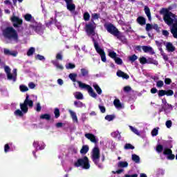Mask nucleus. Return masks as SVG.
I'll list each match as a JSON object with an SVG mask.
<instances>
[{
	"label": "nucleus",
	"mask_w": 177,
	"mask_h": 177,
	"mask_svg": "<svg viewBox=\"0 0 177 177\" xmlns=\"http://www.w3.org/2000/svg\"><path fill=\"white\" fill-rule=\"evenodd\" d=\"M84 30L88 35V37H91V38L93 39V42L94 44V47L97 53L100 54L101 56V60L102 62H104V63H106V53H104V50L102 49L99 46V43L96 41V39H97V34L96 32H95V30H96V24L95 23H88L86 24L84 26Z\"/></svg>",
	"instance_id": "f257e3e1"
},
{
	"label": "nucleus",
	"mask_w": 177,
	"mask_h": 177,
	"mask_svg": "<svg viewBox=\"0 0 177 177\" xmlns=\"http://www.w3.org/2000/svg\"><path fill=\"white\" fill-rule=\"evenodd\" d=\"M13 26L18 32H26V34H31L35 31L41 35L44 34V30H45V26L41 23H32L28 26V28L24 23H14Z\"/></svg>",
	"instance_id": "f03ea898"
},
{
	"label": "nucleus",
	"mask_w": 177,
	"mask_h": 177,
	"mask_svg": "<svg viewBox=\"0 0 177 177\" xmlns=\"http://www.w3.org/2000/svg\"><path fill=\"white\" fill-rule=\"evenodd\" d=\"M32 97L37 99V96L31 95H26V100L23 104H20V109H17L14 111V115L15 117H23L24 114H27L28 112V107H32L34 106V102H32Z\"/></svg>",
	"instance_id": "7ed1b4c3"
},
{
	"label": "nucleus",
	"mask_w": 177,
	"mask_h": 177,
	"mask_svg": "<svg viewBox=\"0 0 177 177\" xmlns=\"http://www.w3.org/2000/svg\"><path fill=\"white\" fill-rule=\"evenodd\" d=\"M156 151L157 153H160V157L161 160H165V158L167 160H175V155L172 154V150L165 145L158 144L156 146Z\"/></svg>",
	"instance_id": "20e7f679"
},
{
	"label": "nucleus",
	"mask_w": 177,
	"mask_h": 177,
	"mask_svg": "<svg viewBox=\"0 0 177 177\" xmlns=\"http://www.w3.org/2000/svg\"><path fill=\"white\" fill-rule=\"evenodd\" d=\"M69 78L73 81V82H77L79 87H80L81 89H86L91 97H94V99L97 97V94L93 91V88H92L91 86L82 83V82L77 81V74L70 73Z\"/></svg>",
	"instance_id": "39448f33"
},
{
	"label": "nucleus",
	"mask_w": 177,
	"mask_h": 177,
	"mask_svg": "<svg viewBox=\"0 0 177 177\" xmlns=\"http://www.w3.org/2000/svg\"><path fill=\"white\" fill-rule=\"evenodd\" d=\"M160 14L162 15L163 20L165 23H177V16L168 10V8H162Z\"/></svg>",
	"instance_id": "423d86ee"
},
{
	"label": "nucleus",
	"mask_w": 177,
	"mask_h": 177,
	"mask_svg": "<svg viewBox=\"0 0 177 177\" xmlns=\"http://www.w3.org/2000/svg\"><path fill=\"white\" fill-rule=\"evenodd\" d=\"M2 29V32L4 38L7 39H12V41H17L19 39V35H17V31L13 28V27H7Z\"/></svg>",
	"instance_id": "0eeeda50"
},
{
	"label": "nucleus",
	"mask_w": 177,
	"mask_h": 177,
	"mask_svg": "<svg viewBox=\"0 0 177 177\" xmlns=\"http://www.w3.org/2000/svg\"><path fill=\"white\" fill-rule=\"evenodd\" d=\"M91 160L98 168L102 169L103 165L99 162L100 161V150H99V147L97 145L92 150Z\"/></svg>",
	"instance_id": "6e6552de"
},
{
	"label": "nucleus",
	"mask_w": 177,
	"mask_h": 177,
	"mask_svg": "<svg viewBox=\"0 0 177 177\" xmlns=\"http://www.w3.org/2000/svg\"><path fill=\"white\" fill-rule=\"evenodd\" d=\"M73 166L75 168H81L82 169H89L91 164H89V159L84 156L82 158H79L73 162Z\"/></svg>",
	"instance_id": "1a4fd4ad"
},
{
	"label": "nucleus",
	"mask_w": 177,
	"mask_h": 177,
	"mask_svg": "<svg viewBox=\"0 0 177 177\" xmlns=\"http://www.w3.org/2000/svg\"><path fill=\"white\" fill-rule=\"evenodd\" d=\"M4 71L7 75V78L9 81H13V82H16V80L17 79V69L14 68L12 70V73H10V68L8 66H4Z\"/></svg>",
	"instance_id": "9d476101"
},
{
	"label": "nucleus",
	"mask_w": 177,
	"mask_h": 177,
	"mask_svg": "<svg viewBox=\"0 0 177 177\" xmlns=\"http://www.w3.org/2000/svg\"><path fill=\"white\" fill-rule=\"evenodd\" d=\"M104 27L108 32H109L114 37L118 35V33L120 32V31H118V29H117V28H115V26H114V25H113L112 24H105Z\"/></svg>",
	"instance_id": "9b49d317"
},
{
	"label": "nucleus",
	"mask_w": 177,
	"mask_h": 177,
	"mask_svg": "<svg viewBox=\"0 0 177 177\" xmlns=\"http://www.w3.org/2000/svg\"><path fill=\"white\" fill-rule=\"evenodd\" d=\"M162 108L159 109V113H162V111L165 112V114H166L167 115V114H169V113H171V111H172V110L174 109V108L172 107V105L167 104L166 105H161Z\"/></svg>",
	"instance_id": "f8f14e48"
},
{
	"label": "nucleus",
	"mask_w": 177,
	"mask_h": 177,
	"mask_svg": "<svg viewBox=\"0 0 177 177\" xmlns=\"http://www.w3.org/2000/svg\"><path fill=\"white\" fill-rule=\"evenodd\" d=\"M45 146V143L42 141H35L33 142V147H35L36 151H38V150H44Z\"/></svg>",
	"instance_id": "ddd939ff"
},
{
	"label": "nucleus",
	"mask_w": 177,
	"mask_h": 177,
	"mask_svg": "<svg viewBox=\"0 0 177 177\" xmlns=\"http://www.w3.org/2000/svg\"><path fill=\"white\" fill-rule=\"evenodd\" d=\"M66 8L68 10H69V12H71V13L73 15V16H76V15H78V12L75 11V4H74L73 2L66 4Z\"/></svg>",
	"instance_id": "4468645a"
},
{
	"label": "nucleus",
	"mask_w": 177,
	"mask_h": 177,
	"mask_svg": "<svg viewBox=\"0 0 177 177\" xmlns=\"http://www.w3.org/2000/svg\"><path fill=\"white\" fill-rule=\"evenodd\" d=\"M84 136L86 138V139H88V140L91 141L92 143H95V145L99 142V138L95 137V136L92 133H86Z\"/></svg>",
	"instance_id": "2eb2a0df"
},
{
	"label": "nucleus",
	"mask_w": 177,
	"mask_h": 177,
	"mask_svg": "<svg viewBox=\"0 0 177 177\" xmlns=\"http://www.w3.org/2000/svg\"><path fill=\"white\" fill-rule=\"evenodd\" d=\"M142 49L145 53H149V55H154L156 53L153 48L150 46H142Z\"/></svg>",
	"instance_id": "dca6fc26"
},
{
	"label": "nucleus",
	"mask_w": 177,
	"mask_h": 177,
	"mask_svg": "<svg viewBox=\"0 0 177 177\" xmlns=\"http://www.w3.org/2000/svg\"><path fill=\"white\" fill-rule=\"evenodd\" d=\"M4 55H7L8 56H13L14 57H16L17 56V51L15 50H10L8 48H5L3 50Z\"/></svg>",
	"instance_id": "f3484780"
},
{
	"label": "nucleus",
	"mask_w": 177,
	"mask_h": 177,
	"mask_svg": "<svg viewBox=\"0 0 177 177\" xmlns=\"http://www.w3.org/2000/svg\"><path fill=\"white\" fill-rule=\"evenodd\" d=\"M111 136H112V138H115V139H118V140H124V138L121 137V133L118 131H113L111 133Z\"/></svg>",
	"instance_id": "a211bd4d"
},
{
	"label": "nucleus",
	"mask_w": 177,
	"mask_h": 177,
	"mask_svg": "<svg viewBox=\"0 0 177 177\" xmlns=\"http://www.w3.org/2000/svg\"><path fill=\"white\" fill-rule=\"evenodd\" d=\"M113 104H114L115 109H117V110H121L122 109L124 108V105L122 104H121V102L118 99H115L113 101Z\"/></svg>",
	"instance_id": "6ab92c4d"
},
{
	"label": "nucleus",
	"mask_w": 177,
	"mask_h": 177,
	"mask_svg": "<svg viewBox=\"0 0 177 177\" xmlns=\"http://www.w3.org/2000/svg\"><path fill=\"white\" fill-rule=\"evenodd\" d=\"M117 37L118 39H119V41H121V42H122V44H127V38L125 37V36H124V35H122V33L121 32H118V35L115 36Z\"/></svg>",
	"instance_id": "aec40b11"
},
{
	"label": "nucleus",
	"mask_w": 177,
	"mask_h": 177,
	"mask_svg": "<svg viewBox=\"0 0 177 177\" xmlns=\"http://www.w3.org/2000/svg\"><path fill=\"white\" fill-rule=\"evenodd\" d=\"M155 174L156 177L164 176V175H165V170L164 169L159 168L156 170Z\"/></svg>",
	"instance_id": "412c9836"
},
{
	"label": "nucleus",
	"mask_w": 177,
	"mask_h": 177,
	"mask_svg": "<svg viewBox=\"0 0 177 177\" xmlns=\"http://www.w3.org/2000/svg\"><path fill=\"white\" fill-rule=\"evenodd\" d=\"M166 48L167 49L168 52H175V46L171 42L166 43Z\"/></svg>",
	"instance_id": "4be33fe9"
},
{
	"label": "nucleus",
	"mask_w": 177,
	"mask_h": 177,
	"mask_svg": "<svg viewBox=\"0 0 177 177\" xmlns=\"http://www.w3.org/2000/svg\"><path fill=\"white\" fill-rule=\"evenodd\" d=\"M24 19L26 21H29L30 23H35V19L30 14H26L24 16Z\"/></svg>",
	"instance_id": "5701e85b"
},
{
	"label": "nucleus",
	"mask_w": 177,
	"mask_h": 177,
	"mask_svg": "<svg viewBox=\"0 0 177 177\" xmlns=\"http://www.w3.org/2000/svg\"><path fill=\"white\" fill-rule=\"evenodd\" d=\"M144 10H145V15L148 17L149 21H151V12H150V8H149L147 7V6H145V8H144Z\"/></svg>",
	"instance_id": "b1692460"
},
{
	"label": "nucleus",
	"mask_w": 177,
	"mask_h": 177,
	"mask_svg": "<svg viewBox=\"0 0 177 177\" xmlns=\"http://www.w3.org/2000/svg\"><path fill=\"white\" fill-rule=\"evenodd\" d=\"M116 74L118 77H122V78H124V80H128L129 78V75L121 71H118Z\"/></svg>",
	"instance_id": "393cba45"
},
{
	"label": "nucleus",
	"mask_w": 177,
	"mask_h": 177,
	"mask_svg": "<svg viewBox=\"0 0 177 177\" xmlns=\"http://www.w3.org/2000/svg\"><path fill=\"white\" fill-rule=\"evenodd\" d=\"M131 160L136 162V164H140V157L136 154L131 155Z\"/></svg>",
	"instance_id": "a878e982"
},
{
	"label": "nucleus",
	"mask_w": 177,
	"mask_h": 177,
	"mask_svg": "<svg viewBox=\"0 0 177 177\" xmlns=\"http://www.w3.org/2000/svg\"><path fill=\"white\" fill-rule=\"evenodd\" d=\"M92 85L94 89L96 91L98 95H101L102 91V88H100V86H99V85L96 82H93Z\"/></svg>",
	"instance_id": "bb28decb"
},
{
	"label": "nucleus",
	"mask_w": 177,
	"mask_h": 177,
	"mask_svg": "<svg viewBox=\"0 0 177 177\" xmlns=\"http://www.w3.org/2000/svg\"><path fill=\"white\" fill-rule=\"evenodd\" d=\"M51 63L53 64V65L55 67H57L59 70H63V68H64L63 65L59 64V61L58 60H53V61H51Z\"/></svg>",
	"instance_id": "cd10ccee"
},
{
	"label": "nucleus",
	"mask_w": 177,
	"mask_h": 177,
	"mask_svg": "<svg viewBox=\"0 0 177 177\" xmlns=\"http://www.w3.org/2000/svg\"><path fill=\"white\" fill-rule=\"evenodd\" d=\"M68 111L71 114L73 121L74 122H78V118H77V113H75V112L73 111L72 110H69Z\"/></svg>",
	"instance_id": "c85d7f7f"
},
{
	"label": "nucleus",
	"mask_w": 177,
	"mask_h": 177,
	"mask_svg": "<svg viewBox=\"0 0 177 177\" xmlns=\"http://www.w3.org/2000/svg\"><path fill=\"white\" fill-rule=\"evenodd\" d=\"M73 95L75 99H77L78 100H82V99H84V95L82 94L81 92H78V91L75 92Z\"/></svg>",
	"instance_id": "c756f323"
},
{
	"label": "nucleus",
	"mask_w": 177,
	"mask_h": 177,
	"mask_svg": "<svg viewBox=\"0 0 177 177\" xmlns=\"http://www.w3.org/2000/svg\"><path fill=\"white\" fill-rule=\"evenodd\" d=\"M130 131L133 132V133H135V135H137V136H140V131L138 130V129L132 127V126H129Z\"/></svg>",
	"instance_id": "7c9ffc66"
},
{
	"label": "nucleus",
	"mask_w": 177,
	"mask_h": 177,
	"mask_svg": "<svg viewBox=\"0 0 177 177\" xmlns=\"http://www.w3.org/2000/svg\"><path fill=\"white\" fill-rule=\"evenodd\" d=\"M118 168H127L128 167V162L126 161H120L118 163Z\"/></svg>",
	"instance_id": "2f4dec72"
},
{
	"label": "nucleus",
	"mask_w": 177,
	"mask_h": 177,
	"mask_svg": "<svg viewBox=\"0 0 177 177\" xmlns=\"http://www.w3.org/2000/svg\"><path fill=\"white\" fill-rule=\"evenodd\" d=\"M147 64H154V66H157L158 64V62L153 58H148Z\"/></svg>",
	"instance_id": "473e14b6"
},
{
	"label": "nucleus",
	"mask_w": 177,
	"mask_h": 177,
	"mask_svg": "<svg viewBox=\"0 0 177 177\" xmlns=\"http://www.w3.org/2000/svg\"><path fill=\"white\" fill-rule=\"evenodd\" d=\"M12 142H10L8 144H6L4 145V152L5 153H9V151H12V149L10 148L12 146Z\"/></svg>",
	"instance_id": "72a5a7b5"
},
{
	"label": "nucleus",
	"mask_w": 177,
	"mask_h": 177,
	"mask_svg": "<svg viewBox=\"0 0 177 177\" xmlns=\"http://www.w3.org/2000/svg\"><path fill=\"white\" fill-rule=\"evenodd\" d=\"M88 151H89V147L88 145H84L80 150V153L86 154Z\"/></svg>",
	"instance_id": "f704fd0d"
},
{
	"label": "nucleus",
	"mask_w": 177,
	"mask_h": 177,
	"mask_svg": "<svg viewBox=\"0 0 177 177\" xmlns=\"http://www.w3.org/2000/svg\"><path fill=\"white\" fill-rule=\"evenodd\" d=\"M74 105L75 106V107L80 108V109L82 107H86L85 104L82 103L80 101H75Z\"/></svg>",
	"instance_id": "c9c22d12"
},
{
	"label": "nucleus",
	"mask_w": 177,
	"mask_h": 177,
	"mask_svg": "<svg viewBox=\"0 0 177 177\" xmlns=\"http://www.w3.org/2000/svg\"><path fill=\"white\" fill-rule=\"evenodd\" d=\"M11 21H12V23H23V20L16 16L11 17Z\"/></svg>",
	"instance_id": "e433bc0d"
},
{
	"label": "nucleus",
	"mask_w": 177,
	"mask_h": 177,
	"mask_svg": "<svg viewBox=\"0 0 177 177\" xmlns=\"http://www.w3.org/2000/svg\"><path fill=\"white\" fill-rule=\"evenodd\" d=\"M108 55H109V57H111L112 59H115L117 57V53H115V52L113 51V50H109Z\"/></svg>",
	"instance_id": "4c0bfd02"
},
{
	"label": "nucleus",
	"mask_w": 177,
	"mask_h": 177,
	"mask_svg": "<svg viewBox=\"0 0 177 177\" xmlns=\"http://www.w3.org/2000/svg\"><path fill=\"white\" fill-rule=\"evenodd\" d=\"M65 67L66 70H73V68H75V64L73 63L66 64Z\"/></svg>",
	"instance_id": "58836bf2"
},
{
	"label": "nucleus",
	"mask_w": 177,
	"mask_h": 177,
	"mask_svg": "<svg viewBox=\"0 0 177 177\" xmlns=\"http://www.w3.org/2000/svg\"><path fill=\"white\" fill-rule=\"evenodd\" d=\"M100 17V14L93 13L91 15V21H94L95 20H97Z\"/></svg>",
	"instance_id": "ea45409f"
},
{
	"label": "nucleus",
	"mask_w": 177,
	"mask_h": 177,
	"mask_svg": "<svg viewBox=\"0 0 177 177\" xmlns=\"http://www.w3.org/2000/svg\"><path fill=\"white\" fill-rule=\"evenodd\" d=\"M80 71H81V74H82V77H88V73H89L88 69H86V68H82L80 70Z\"/></svg>",
	"instance_id": "a19ab883"
},
{
	"label": "nucleus",
	"mask_w": 177,
	"mask_h": 177,
	"mask_svg": "<svg viewBox=\"0 0 177 177\" xmlns=\"http://www.w3.org/2000/svg\"><path fill=\"white\" fill-rule=\"evenodd\" d=\"M83 17H84V20H85V21H89V20L91 19V15H89V12H85L83 15Z\"/></svg>",
	"instance_id": "79ce46f5"
},
{
	"label": "nucleus",
	"mask_w": 177,
	"mask_h": 177,
	"mask_svg": "<svg viewBox=\"0 0 177 177\" xmlns=\"http://www.w3.org/2000/svg\"><path fill=\"white\" fill-rule=\"evenodd\" d=\"M19 89L21 92H27V91H28V87L24 84H21L19 86Z\"/></svg>",
	"instance_id": "37998d69"
},
{
	"label": "nucleus",
	"mask_w": 177,
	"mask_h": 177,
	"mask_svg": "<svg viewBox=\"0 0 177 177\" xmlns=\"http://www.w3.org/2000/svg\"><path fill=\"white\" fill-rule=\"evenodd\" d=\"M35 52V48L33 47H31L29 48V50L27 52V55L28 56H32L34 55V53Z\"/></svg>",
	"instance_id": "c03bdc74"
},
{
	"label": "nucleus",
	"mask_w": 177,
	"mask_h": 177,
	"mask_svg": "<svg viewBox=\"0 0 177 177\" xmlns=\"http://www.w3.org/2000/svg\"><path fill=\"white\" fill-rule=\"evenodd\" d=\"M129 60L131 63H133V62H135L136 60H138V56H136V55H133L129 57Z\"/></svg>",
	"instance_id": "a18cd8bd"
},
{
	"label": "nucleus",
	"mask_w": 177,
	"mask_h": 177,
	"mask_svg": "<svg viewBox=\"0 0 177 177\" xmlns=\"http://www.w3.org/2000/svg\"><path fill=\"white\" fill-rule=\"evenodd\" d=\"M158 129H160V128H158V127L153 129L151 131V136H157L158 135Z\"/></svg>",
	"instance_id": "49530a36"
},
{
	"label": "nucleus",
	"mask_w": 177,
	"mask_h": 177,
	"mask_svg": "<svg viewBox=\"0 0 177 177\" xmlns=\"http://www.w3.org/2000/svg\"><path fill=\"white\" fill-rule=\"evenodd\" d=\"M122 28L124 31H131V26H127V24H122Z\"/></svg>",
	"instance_id": "de8ad7c7"
},
{
	"label": "nucleus",
	"mask_w": 177,
	"mask_h": 177,
	"mask_svg": "<svg viewBox=\"0 0 177 177\" xmlns=\"http://www.w3.org/2000/svg\"><path fill=\"white\" fill-rule=\"evenodd\" d=\"M137 23H146V18L143 17H138L137 18Z\"/></svg>",
	"instance_id": "09e8293b"
},
{
	"label": "nucleus",
	"mask_w": 177,
	"mask_h": 177,
	"mask_svg": "<svg viewBox=\"0 0 177 177\" xmlns=\"http://www.w3.org/2000/svg\"><path fill=\"white\" fill-rule=\"evenodd\" d=\"M41 120H50V115L49 114H44L40 116Z\"/></svg>",
	"instance_id": "8fccbe9b"
},
{
	"label": "nucleus",
	"mask_w": 177,
	"mask_h": 177,
	"mask_svg": "<svg viewBox=\"0 0 177 177\" xmlns=\"http://www.w3.org/2000/svg\"><path fill=\"white\" fill-rule=\"evenodd\" d=\"M114 118L115 116L113 115H107L106 116H105V120H106V121H113Z\"/></svg>",
	"instance_id": "3c124183"
},
{
	"label": "nucleus",
	"mask_w": 177,
	"mask_h": 177,
	"mask_svg": "<svg viewBox=\"0 0 177 177\" xmlns=\"http://www.w3.org/2000/svg\"><path fill=\"white\" fill-rule=\"evenodd\" d=\"M140 63H141V64H147V59L145 57H140Z\"/></svg>",
	"instance_id": "603ef678"
},
{
	"label": "nucleus",
	"mask_w": 177,
	"mask_h": 177,
	"mask_svg": "<svg viewBox=\"0 0 177 177\" xmlns=\"http://www.w3.org/2000/svg\"><path fill=\"white\" fill-rule=\"evenodd\" d=\"M124 149L126 150H129V149L133 150V149H135V147L132 146V145L131 144H126L124 145Z\"/></svg>",
	"instance_id": "864d4df0"
},
{
	"label": "nucleus",
	"mask_w": 177,
	"mask_h": 177,
	"mask_svg": "<svg viewBox=\"0 0 177 177\" xmlns=\"http://www.w3.org/2000/svg\"><path fill=\"white\" fill-rule=\"evenodd\" d=\"M54 114L55 115V118H59L60 117V111L59 109L56 108L54 111Z\"/></svg>",
	"instance_id": "5fc2aeb1"
},
{
	"label": "nucleus",
	"mask_w": 177,
	"mask_h": 177,
	"mask_svg": "<svg viewBox=\"0 0 177 177\" xmlns=\"http://www.w3.org/2000/svg\"><path fill=\"white\" fill-rule=\"evenodd\" d=\"M114 60H115L116 64H119V65L122 64V59L121 58L116 57L114 59Z\"/></svg>",
	"instance_id": "6e6d98bb"
},
{
	"label": "nucleus",
	"mask_w": 177,
	"mask_h": 177,
	"mask_svg": "<svg viewBox=\"0 0 177 177\" xmlns=\"http://www.w3.org/2000/svg\"><path fill=\"white\" fill-rule=\"evenodd\" d=\"M156 86L158 88H162V86H164V82L162 80H159L156 83Z\"/></svg>",
	"instance_id": "4d7b16f0"
},
{
	"label": "nucleus",
	"mask_w": 177,
	"mask_h": 177,
	"mask_svg": "<svg viewBox=\"0 0 177 177\" xmlns=\"http://www.w3.org/2000/svg\"><path fill=\"white\" fill-rule=\"evenodd\" d=\"M41 109L42 107L41 106V104L39 102H37L36 104V108H35L36 111L39 112L41 111Z\"/></svg>",
	"instance_id": "13d9d810"
},
{
	"label": "nucleus",
	"mask_w": 177,
	"mask_h": 177,
	"mask_svg": "<svg viewBox=\"0 0 177 177\" xmlns=\"http://www.w3.org/2000/svg\"><path fill=\"white\" fill-rule=\"evenodd\" d=\"M57 60H63V54L62 53H58L56 55Z\"/></svg>",
	"instance_id": "bf43d9fd"
},
{
	"label": "nucleus",
	"mask_w": 177,
	"mask_h": 177,
	"mask_svg": "<svg viewBox=\"0 0 177 177\" xmlns=\"http://www.w3.org/2000/svg\"><path fill=\"white\" fill-rule=\"evenodd\" d=\"M165 95L167 96H172V95H174V91H172V90L165 91Z\"/></svg>",
	"instance_id": "052dcab7"
},
{
	"label": "nucleus",
	"mask_w": 177,
	"mask_h": 177,
	"mask_svg": "<svg viewBox=\"0 0 177 177\" xmlns=\"http://www.w3.org/2000/svg\"><path fill=\"white\" fill-rule=\"evenodd\" d=\"M131 171H129L128 174H125L124 177H138V174H134L132 175H130Z\"/></svg>",
	"instance_id": "680f3d73"
},
{
	"label": "nucleus",
	"mask_w": 177,
	"mask_h": 177,
	"mask_svg": "<svg viewBox=\"0 0 177 177\" xmlns=\"http://www.w3.org/2000/svg\"><path fill=\"white\" fill-rule=\"evenodd\" d=\"M98 107H99L101 113H106V107H104V106L99 105Z\"/></svg>",
	"instance_id": "e2e57ef3"
},
{
	"label": "nucleus",
	"mask_w": 177,
	"mask_h": 177,
	"mask_svg": "<svg viewBox=\"0 0 177 177\" xmlns=\"http://www.w3.org/2000/svg\"><path fill=\"white\" fill-rule=\"evenodd\" d=\"M165 125H166L167 128H171V127H172V121L167 120L165 123Z\"/></svg>",
	"instance_id": "0e129e2a"
},
{
	"label": "nucleus",
	"mask_w": 177,
	"mask_h": 177,
	"mask_svg": "<svg viewBox=\"0 0 177 177\" xmlns=\"http://www.w3.org/2000/svg\"><path fill=\"white\" fill-rule=\"evenodd\" d=\"M3 96L5 97H9V91L6 89L3 93H2Z\"/></svg>",
	"instance_id": "69168bd1"
},
{
	"label": "nucleus",
	"mask_w": 177,
	"mask_h": 177,
	"mask_svg": "<svg viewBox=\"0 0 177 177\" xmlns=\"http://www.w3.org/2000/svg\"><path fill=\"white\" fill-rule=\"evenodd\" d=\"M153 28V26L150 24H147L146 26V31L149 32Z\"/></svg>",
	"instance_id": "338daca9"
},
{
	"label": "nucleus",
	"mask_w": 177,
	"mask_h": 177,
	"mask_svg": "<svg viewBox=\"0 0 177 177\" xmlns=\"http://www.w3.org/2000/svg\"><path fill=\"white\" fill-rule=\"evenodd\" d=\"M165 95V91L164 90H160L158 92V96H164Z\"/></svg>",
	"instance_id": "774afa93"
}]
</instances>
